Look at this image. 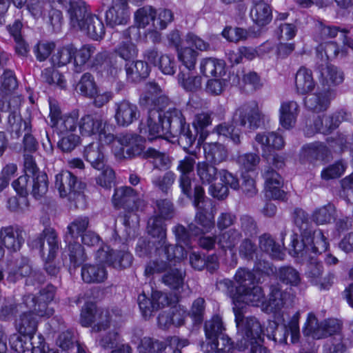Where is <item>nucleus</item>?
Returning <instances> with one entry per match:
<instances>
[{"label": "nucleus", "instance_id": "obj_1", "mask_svg": "<svg viewBox=\"0 0 353 353\" xmlns=\"http://www.w3.org/2000/svg\"><path fill=\"white\" fill-rule=\"evenodd\" d=\"M140 132L148 134L150 141L159 137L168 139L179 136V142L183 147L189 148L195 141V137L186 123L181 110L168 108L164 111L161 107L150 109L146 123L140 125Z\"/></svg>", "mask_w": 353, "mask_h": 353}, {"label": "nucleus", "instance_id": "obj_2", "mask_svg": "<svg viewBox=\"0 0 353 353\" xmlns=\"http://www.w3.org/2000/svg\"><path fill=\"white\" fill-rule=\"evenodd\" d=\"M56 288L52 285H48L39 291V296L27 294L23 296V304L29 309L24 312L16 321L15 326L21 334L33 336L37 328L38 321L34 314L41 317H50L54 314V310L48 306L55 294Z\"/></svg>", "mask_w": 353, "mask_h": 353}, {"label": "nucleus", "instance_id": "obj_3", "mask_svg": "<svg viewBox=\"0 0 353 353\" xmlns=\"http://www.w3.org/2000/svg\"><path fill=\"white\" fill-rule=\"evenodd\" d=\"M99 264H85L81 268V277L87 283H101L108 278V271L101 263L116 269L126 268L132 262V255L125 250H114L108 245L100 248L96 254Z\"/></svg>", "mask_w": 353, "mask_h": 353}, {"label": "nucleus", "instance_id": "obj_4", "mask_svg": "<svg viewBox=\"0 0 353 353\" xmlns=\"http://www.w3.org/2000/svg\"><path fill=\"white\" fill-rule=\"evenodd\" d=\"M294 223L299 228L301 232V241L298 239V235L293 234L291 236V252L295 254L303 255L312 250L314 254L325 252L329 246L327 237L320 229L312 231L306 228L308 221V216L306 212L300 208H296L292 213Z\"/></svg>", "mask_w": 353, "mask_h": 353}, {"label": "nucleus", "instance_id": "obj_5", "mask_svg": "<svg viewBox=\"0 0 353 353\" xmlns=\"http://www.w3.org/2000/svg\"><path fill=\"white\" fill-rule=\"evenodd\" d=\"M115 208H123V224L126 228H135L138 226L139 217L138 211H143L146 202L133 188L122 186L114 190L112 199Z\"/></svg>", "mask_w": 353, "mask_h": 353}, {"label": "nucleus", "instance_id": "obj_6", "mask_svg": "<svg viewBox=\"0 0 353 353\" xmlns=\"http://www.w3.org/2000/svg\"><path fill=\"white\" fill-rule=\"evenodd\" d=\"M241 314L236 312V324L238 333L241 336L236 347L239 351L250 348L248 353H269L263 345V330L261 323L255 317L248 318L245 322H241Z\"/></svg>", "mask_w": 353, "mask_h": 353}, {"label": "nucleus", "instance_id": "obj_7", "mask_svg": "<svg viewBox=\"0 0 353 353\" xmlns=\"http://www.w3.org/2000/svg\"><path fill=\"white\" fill-rule=\"evenodd\" d=\"M193 205L196 209L194 223L189 224V230L193 236H199L210 232L215 226L214 216L206 209L205 191L200 185L194 188Z\"/></svg>", "mask_w": 353, "mask_h": 353}, {"label": "nucleus", "instance_id": "obj_8", "mask_svg": "<svg viewBox=\"0 0 353 353\" xmlns=\"http://www.w3.org/2000/svg\"><path fill=\"white\" fill-rule=\"evenodd\" d=\"M255 141L261 145L262 156L268 163H272L277 169L284 166L285 160L284 154H275L271 158L272 150H279L285 145L284 138L281 132H259L256 135Z\"/></svg>", "mask_w": 353, "mask_h": 353}, {"label": "nucleus", "instance_id": "obj_9", "mask_svg": "<svg viewBox=\"0 0 353 353\" xmlns=\"http://www.w3.org/2000/svg\"><path fill=\"white\" fill-rule=\"evenodd\" d=\"M78 126L82 136L98 134L99 141L105 144H110L116 139L111 132L112 126L103 121L101 116L97 114L83 116L78 122Z\"/></svg>", "mask_w": 353, "mask_h": 353}, {"label": "nucleus", "instance_id": "obj_10", "mask_svg": "<svg viewBox=\"0 0 353 353\" xmlns=\"http://www.w3.org/2000/svg\"><path fill=\"white\" fill-rule=\"evenodd\" d=\"M49 109L50 125L58 134L66 135L76 130L78 125L77 112L63 114L59 103L52 99H49Z\"/></svg>", "mask_w": 353, "mask_h": 353}, {"label": "nucleus", "instance_id": "obj_11", "mask_svg": "<svg viewBox=\"0 0 353 353\" xmlns=\"http://www.w3.org/2000/svg\"><path fill=\"white\" fill-rule=\"evenodd\" d=\"M347 113L344 110H340L332 115H318L311 121H307L303 129L304 135L312 137L316 133L327 134L336 129L339 123L347 120Z\"/></svg>", "mask_w": 353, "mask_h": 353}, {"label": "nucleus", "instance_id": "obj_12", "mask_svg": "<svg viewBox=\"0 0 353 353\" xmlns=\"http://www.w3.org/2000/svg\"><path fill=\"white\" fill-rule=\"evenodd\" d=\"M262 114L256 101L246 102L237 108L233 114L232 121L247 130H255L260 126Z\"/></svg>", "mask_w": 353, "mask_h": 353}, {"label": "nucleus", "instance_id": "obj_13", "mask_svg": "<svg viewBox=\"0 0 353 353\" xmlns=\"http://www.w3.org/2000/svg\"><path fill=\"white\" fill-rule=\"evenodd\" d=\"M235 283L230 279H224L217 282L219 289L225 290L230 297H236V294L245 292L254 285L255 276L247 268H239L234 275Z\"/></svg>", "mask_w": 353, "mask_h": 353}, {"label": "nucleus", "instance_id": "obj_14", "mask_svg": "<svg viewBox=\"0 0 353 353\" xmlns=\"http://www.w3.org/2000/svg\"><path fill=\"white\" fill-rule=\"evenodd\" d=\"M55 187L58 189L61 197H68L71 201L75 202L83 197L81 191L84 188V185L69 171H62L55 176Z\"/></svg>", "mask_w": 353, "mask_h": 353}, {"label": "nucleus", "instance_id": "obj_15", "mask_svg": "<svg viewBox=\"0 0 353 353\" xmlns=\"http://www.w3.org/2000/svg\"><path fill=\"white\" fill-rule=\"evenodd\" d=\"M18 103L19 99L17 97H13L12 101L0 100V110L10 112L8 117V130L17 139L21 135L22 131L27 130L31 125L29 121L22 119Z\"/></svg>", "mask_w": 353, "mask_h": 353}, {"label": "nucleus", "instance_id": "obj_16", "mask_svg": "<svg viewBox=\"0 0 353 353\" xmlns=\"http://www.w3.org/2000/svg\"><path fill=\"white\" fill-rule=\"evenodd\" d=\"M28 276L26 284L34 285V281L38 283L44 281V276L39 272L32 271L29 259L21 256L8 265V279L12 282Z\"/></svg>", "mask_w": 353, "mask_h": 353}, {"label": "nucleus", "instance_id": "obj_17", "mask_svg": "<svg viewBox=\"0 0 353 353\" xmlns=\"http://www.w3.org/2000/svg\"><path fill=\"white\" fill-rule=\"evenodd\" d=\"M230 298L232 299L234 305V307H233L234 315L236 316V312L241 314L240 319H241V323L245 322L248 318H251L252 316L246 317L244 319L241 311L240 305H238V304L240 305L241 303H245L252 306H261L263 311L266 304L264 292L260 286L253 285L252 288H249L245 292H242V293L236 294V297Z\"/></svg>", "mask_w": 353, "mask_h": 353}, {"label": "nucleus", "instance_id": "obj_18", "mask_svg": "<svg viewBox=\"0 0 353 353\" xmlns=\"http://www.w3.org/2000/svg\"><path fill=\"white\" fill-rule=\"evenodd\" d=\"M138 304L143 316L150 318L154 311L168 305L170 300L166 293L158 290H152L151 299H148L143 292L138 296Z\"/></svg>", "mask_w": 353, "mask_h": 353}, {"label": "nucleus", "instance_id": "obj_19", "mask_svg": "<svg viewBox=\"0 0 353 353\" xmlns=\"http://www.w3.org/2000/svg\"><path fill=\"white\" fill-rule=\"evenodd\" d=\"M330 148L325 143L321 141H314L303 145L299 152V159L301 162L315 163L317 161H325L330 155Z\"/></svg>", "mask_w": 353, "mask_h": 353}, {"label": "nucleus", "instance_id": "obj_20", "mask_svg": "<svg viewBox=\"0 0 353 353\" xmlns=\"http://www.w3.org/2000/svg\"><path fill=\"white\" fill-rule=\"evenodd\" d=\"M118 142L123 146H126V150L121 148L114 154L118 159L132 158L140 155L144 150V141L141 137L134 134H124L118 137Z\"/></svg>", "mask_w": 353, "mask_h": 353}, {"label": "nucleus", "instance_id": "obj_21", "mask_svg": "<svg viewBox=\"0 0 353 353\" xmlns=\"http://www.w3.org/2000/svg\"><path fill=\"white\" fill-rule=\"evenodd\" d=\"M45 239H46L48 245V259H54L59 250V243L57 234L53 229L46 228L43 230L41 234L29 242V245L32 249L39 250L41 256L44 258L45 252L43 251V247Z\"/></svg>", "mask_w": 353, "mask_h": 353}, {"label": "nucleus", "instance_id": "obj_22", "mask_svg": "<svg viewBox=\"0 0 353 353\" xmlns=\"http://www.w3.org/2000/svg\"><path fill=\"white\" fill-rule=\"evenodd\" d=\"M263 176L265 179V196L274 200H284L286 194L282 190L283 183L280 174L270 167H267Z\"/></svg>", "mask_w": 353, "mask_h": 353}, {"label": "nucleus", "instance_id": "obj_23", "mask_svg": "<svg viewBox=\"0 0 353 353\" xmlns=\"http://www.w3.org/2000/svg\"><path fill=\"white\" fill-rule=\"evenodd\" d=\"M25 231L18 226L3 227L0 230V243L11 252L19 250L25 241Z\"/></svg>", "mask_w": 353, "mask_h": 353}, {"label": "nucleus", "instance_id": "obj_24", "mask_svg": "<svg viewBox=\"0 0 353 353\" xmlns=\"http://www.w3.org/2000/svg\"><path fill=\"white\" fill-rule=\"evenodd\" d=\"M335 98L334 91L332 89H323L307 95L304 99L307 109L314 112L325 111L330 102Z\"/></svg>", "mask_w": 353, "mask_h": 353}, {"label": "nucleus", "instance_id": "obj_25", "mask_svg": "<svg viewBox=\"0 0 353 353\" xmlns=\"http://www.w3.org/2000/svg\"><path fill=\"white\" fill-rule=\"evenodd\" d=\"M126 0H112V5L105 12V21L108 26L128 23L130 19V12Z\"/></svg>", "mask_w": 353, "mask_h": 353}, {"label": "nucleus", "instance_id": "obj_26", "mask_svg": "<svg viewBox=\"0 0 353 353\" xmlns=\"http://www.w3.org/2000/svg\"><path fill=\"white\" fill-rule=\"evenodd\" d=\"M121 317V310L114 308L111 310L105 308H99L95 314V321L92 331L99 332L108 330L112 325L118 323Z\"/></svg>", "mask_w": 353, "mask_h": 353}, {"label": "nucleus", "instance_id": "obj_27", "mask_svg": "<svg viewBox=\"0 0 353 353\" xmlns=\"http://www.w3.org/2000/svg\"><path fill=\"white\" fill-rule=\"evenodd\" d=\"M299 105L295 101L287 100L282 101L279 108V123L286 129L293 128L296 124L299 113Z\"/></svg>", "mask_w": 353, "mask_h": 353}, {"label": "nucleus", "instance_id": "obj_28", "mask_svg": "<svg viewBox=\"0 0 353 353\" xmlns=\"http://www.w3.org/2000/svg\"><path fill=\"white\" fill-rule=\"evenodd\" d=\"M137 105L128 101L124 100L115 103L114 118L119 125L128 126L137 119Z\"/></svg>", "mask_w": 353, "mask_h": 353}, {"label": "nucleus", "instance_id": "obj_29", "mask_svg": "<svg viewBox=\"0 0 353 353\" xmlns=\"http://www.w3.org/2000/svg\"><path fill=\"white\" fill-rule=\"evenodd\" d=\"M195 159L191 157H185L179 161L177 170L181 172L179 179L180 188L182 192L188 197H192V180L189 174L192 172Z\"/></svg>", "mask_w": 353, "mask_h": 353}, {"label": "nucleus", "instance_id": "obj_30", "mask_svg": "<svg viewBox=\"0 0 353 353\" xmlns=\"http://www.w3.org/2000/svg\"><path fill=\"white\" fill-rule=\"evenodd\" d=\"M90 39L99 41L105 35V27L102 20L96 14L88 15L85 22L79 28Z\"/></svg>", "mask_w": 353, "mask_h": 353}, {"label": "nucleus", "instance_id": "obj_31", "mask_svg": "<svg viewBox=\"0 0 353 353\" xmlns=\"http://www.w3.org/2000/svg\"><path fill=\"white\" fill-rule=\"evenodd\" d=\"M100 141L99 142H92L85 148L84 157L91 165L100 170L104 168L105 165V157L103 152V146Z\"/></svg>", "mask_w": 353, "mask_h": 353}, {"label": "nucleus", "instance_id": "obj_32", "mask_svg": "<svg viewBox=\"0 0 353 353\" xmlns=\"http://www.w3.org/2000/svg\"><path fill=\"white\" fill-rule=\"evenodd\" d=\"M205 161L218 165L228 159V151L225 147L219 143H205L203 145Z\"/></svg>", "mask_w": 353, "mask_h": 353}, {"label": "nucleus", "instance_id": "obj_33", "mask_svg": "<svg viewBox=\"0 0 353 353\" xmlns=\"http://www.w3.org/2000/svg\"><path fill=\"white\" fill-rule=\"evenodd\" d=\"M295 85L297 92L301 94H305L314 90L316 83L312 71L305 67L300 68L296 74Z\"/></svg>", "mask_w": 353, "mask_h": 353}, {"label": "nucleus", "instance_id": "obj_34", "mask_svg": "<svg viewBox=\"0 0 353 353\" xmlns=\"http://www.w3.org/2000/svg\"><path fill=\"white\" fill-rule=\"evenodd\" d=\"M71 26L79 29L88 15H90L88 6L85 2L78 0L70 2L68 9Z\"/></svg>", "mask_w": 353, "mask_h": 353}, {"label": "nucleus", "instance_id": "obj_35", "mask_svg": "<svg viewBox=\"0 0 353 353\" xmlns=\"http://www.w3.org/2000/svg\"><path fill=\"white\" fill-rule=\"evenodd\" d=\"M219 170L212 163L202 161L196 165V176L202 185H211L214 183L219 176Z\"/></svg>", "mask_w": 353, "mask_h": 353}, {"label": "nucleus", "instance_id": "obj_36", "mask_svg": "<svg viewBox=\"0 0 353 353\" xmlns=\"http://www.w3.org/2000/svg\"><path fill=\"white\" fill-rule=\"evenodd\" d=\"M148 232L157 241L153 243L155 246H163L166 241V228L162 218L159 216H154L149 219L148 221Z\"/></svg>", "mask_w": 353, "mask_h": 353}, {"label": "nucleus", "instance_id": "obj_37", "mask_svg": "<svg viewBox=\"0 0 353 353\" xmlns=\"http://www.w3.org/2000/svg\"><path fill=\"white\" fill-rule=\"evenodd\" d=\"M239 165L241 174L254 173L256 171L261 158L259 154L254 152H245L239 154L235 159Z\"/></svg>", "mask_w": 353, "mask_h": 353}, {"label": "nucleus", "instance_id": "obj_38", "mask_svg": "<svg viewBox=\"0 0 353 353\" xmlns=\"http://www.w3.org/2000/svg\"><path fill=\"white\" fill-rule=\"evenodd\" d=\"M127 79L131 82H137L146 78L150 73L148 63L143 61H130L125 65Z\"/></svg>", "mask_w": 353, "mask_h": 353}, {"label": "nucleus", "instance_id": "obj_39", "mask_svg": "<svg viewBox=\"0 0 353 353\" xmlns=\"http://www.w3.org/2000/svg\"><path fill=\"white\" fill-rule=\"evenodd\" d=\"M241 238L242 234L240 231L235 228H231L221 232L218 235L217 245L222 250H229L233 252L235 250Z\"/></svg>", "mask_w": 353, "mask_h": 353}, {"label": "nucleus", "instance_id": "obj_40", "mask_svg": "<svg viewBox=\"0 0 353 353\" xmlns=\"http://www.w3.org/2000/svg\"><path fill=\"white\" fill-rule=\"evenodd\" d=\"M250 14L252 21L260 26H263L270 23L272 17L270 6L264 1L254 3Z\"/></svg>", "mask_w": 353, "mask_h": 353}, {"label": "nucleus", "instance_id": "obj_41", "mask_svg": "<svg viewBox=\"0 0 353 353\" xmlns=\"http://www.w3.org/2000/svg\"><path fill=\"white\" fill-rule=\"evenodd\" d=\"M18 83L13 71L6 70L1 76V86L0 88V100L4 101H12L11 94L16 90Z\"/></svg>", "mask_w": 353, "mask_h": 353}, {"label": "nucleus", "instance_id": "obj_42", "mask_svg": "<svg viewBox=\"0 0 353 353\" xmlns=\"http://www.w3.org/2000/svg\"><path fill=\"white\" fill-rule=\"evenodd\" d=\"M224 70L225 62L222 59L210 57L200 62V71L206 77L221 76Z\"/></svg>", "mask_w": 353, "mask_h": 353}, {"label": "nucleus", "instance_id": "obj_43", "mask_svg": "<svg viewBox=\"0 0 353 353\" xmlns=\"http://www.w3.org/2000/svg\"><path fill=\"white\" fill-rule=\"evenodd\" d=\"M286 296V293L281 291L279 285H272L270 287V298L266 301L264 312L270 313L280 310L285 304Z\"/></svg>", "mask_w": 353, "mask_h": 353}, {"label": "nucleus", "instance_id": "obj_44", "mask_svg": "<svg viewBox=\"0 0 353 353\" xmlns=\"http://www.w3.org/2000/svg\"><path fill=\"white\" fill-rule=\"evenodd\" d=\"M96 52V47L92 44H85L79 50L75 48L74 67L76 72H81L91 57Z\"/></svg>", "mask_w": 353, "mask_h": 353}, {"label": "nucleus", "instance_id": "obj_45", "mask_svg": "<svg viewBox=\"0 0 353 353\" xmlns=\"http://www.w3.org/2000/svg\"><path fill=\"white\" fill-rule=\"evenodd\" d=\"M89 225L88 216H78L75 218L67 227V232L65 235V241L77 240L79 236H82Z\"/></svg>", "mask_w": 353, "mask_h": 353}, {"label": "nucleus", "instance_id": "obj_46", "mask_svg": "<svg viewBox=\"0 0 353 353\" xmlns=\"http://www.w3.org/2000/svg\"><path fill=\"white\" fill-rule=\"evenodd\" d=\"M259 248L273 259L282 260L284 258L285 253L281 245L276 243L270 234H264L259 237Z\"/></svg>", "mask_w": 353, "mask_h": 353}, {"label": "nucleus", "instance_id": "obj_47", "mask_svg": "<svg viewBox=\"0 0 353 353\" xmlns=\"http://www.w3.org/2000/svg\"><path fill=\"white\" fill-rule=\"evenodd\" d=\"M156 10L151 6H144L138 9L134 13V20L139 28H145L150 26L154 30Z\"/></svg>", "mask_w": 353, "mask_h": 353}, {"label": "nucleus", "instance_id": "obj_48", "mask_svg": "<svg viewBox=\"0 0 353 353\" xmlns=\"http://www.w3.org/2000/svg\"><path fill=\"white\" fill-rule=\"evenodd\" d=\"M33 336L21 334L19 332L13 334L9 339V343L11 348L18 353H24L30 351L34 342Z\"/></svg>", "mask_w": 353, "mask_h": 353}, {"label": "nucleus", "instance_id": "obj_49", "mask_svg": "<svg viewBox=\"0 0 353 353\" xmlns=\"http://www.w3.org/2000/svg\"><path fill=\"white\" fill-rule=\"evenodd\" d=\"M68 249L65 250L70 259V265L77 268L86 260L84 249L76 240L65 241Z\"/></svg>", "mask_w": 353, "mask_h": 353}, {"label": "nucleus", "instance_id": "obj_50", "mask_svg": "<svg viewBox=\"0 0 353 353\" xmlns=\"http://www.w3.org/2000/svg\"><path fill=\"white\" fill-rule=\"evenodd\" d=\"M161 251L164 252L165 259L169 261L173 260L176 261H181L187 256V253L182 245H170L167 243V241H165L164 245H159L155 248V252L158 254L161 255Z\"/></svg>", "mask_w": 353, "mask_h": 353}, {"label": "nucleus", "instance_id": "obj_51", "mask_svg": "<svg viewBox=\"0 0 353 353\" xmlns=\"http://www.w3.org/2000/svg\"><path fill=\"white\" fill-rule=\"evenodd\" d=\"M299 312H295L287 323H284L285 333L283 336L279 339L281 343H287V336L289 334L291 336V342L296 343L299 341Z\"/></svg>", "mask_w": 353, "mask_h": 353}, {"label": "nucleus", "instance_id": "obj_52", "mask_svg": "<svg viewBox=\"0 0 353 353\" xmlns=\"http://www.w3.org/2000/svg\"><path fill=\"white\" fill-rule=\"evenodd\" d=\"M335 216L336 208L334 205L328 203L316 208L312 213V219L317 225H324L331 223Z\"/></svg>", "mask_w": 353, "mask_h": 353}, {"label": "nucleus", "instance_id": "obj_53", "mask_svg": "<svg viewBox=\"0 0 353 353\" xmlns=\"http://www.w3.org/2000/svg\"><path fill=\"white\" fill-rule=\"evenodd\" d=\"M303 333L304 336L314 339H323L321 322L319 323L314 314L310 312L307 314L306 321L303 327Z\"/></svg>", "mask_w": 353, "mask_h": 353}, {"label": "nucleus", "instance_id": "obj_54", "mask_svg": "<svg viewBox=\"0 0 353 353\" xmlns=\"http://www.w3.org/2000/svg\"><path fill=\"white\" fill-rule=\"evenodd\" d=\"M74 52L75 47L72 44L60 48L52 54L51 62L54 66L65 65L70 62L72 58L74 59Z\"/></svg>", "mask_w": 353, "mask_h": 353}, {"label": "nucleus", "instance_id": "obj_55", "mask_svg": "<svg viewBox=\"0 0 353 353\" xmlns=\"http://www.w3.org/2000/svg\"><path fill=\"white\" fill-rule=\"evenodd\" d=\"M167 344L156 339L145 336L141 339L137 349L139 353H163Z\"/></svg>", "mask_w": 353, "mask_h": 353}, {"label": "nucleus", "instance_id": "obj_56", "mask_svg": "<svg viewBox=\"0 0 353 353\" xmlns=\"http://www.w3.org/2000/svg\"><path fill=\"white\" fill-rule=\"evenodd\" d=\"M320 253L314 254L310 250L307 254L303 255L301 256L300 254L298 256L295 254V252H293V256L296 257H301L305 259H309L310 261L307 266L306 275L307 277L316 279L319 278L323 273V265L321 263H319L316 259H315V256L319 254Z\"/></svg>", "mask_w": 353, "mask_h": 353}, {"label": "nucleus", "instance_id": "obj_57", "mask_svg": "<svg viewBox=\"0 0 353 353\" xmlns=\"http://www.w3.org/2000/svg\"><path fill=\"white\" fill-rule=\"evenodd\" d=\"M31 194L36 199H39L45 196L48 192V176L46 174L41 172L37 173V175L31 176Z\"/></svg>", "mask_w": 353, "mask_h": 353}, {"label": "nucleus", "instance_id": "obj_58", "mask_svg": "<svg viewBox=\"0 0 353 353\" xmlns=\"http://www.w3.org/2000/svg\"><path fill=\"white\" fill-rule=\"evenodd\" d=\"M204 330L207 339L212 341L218 339L225 330L221 318L219 316H213L205 323Z\"/></svg>", "mask_w": 353, "mask_h": 353}, {"label": "nucleus", "instance_id": "obj_59", "mask_svg": "<svg viewBox=\"0 0 353 353\" xmlns=\"http://www.w3.org/2000/svg\"><path fill=\"white\" fill-rule=\"evenodd\" d=\"M77 89L82 95L90 98L94 97L97 87L92 75L90 73L83 74L77 84Z\"/></svg>", "mask_w": 353, "mask_h": 353}, {"label": "nucleus", "instance_id": "obj_60", "mask_svg": "<svg viewBox=\"0 0 353 353\" xmlns=\"http://www.w3.org/2000/svg\"><path fill=\"white\" fill-rule=\"evenodd\" d=\"M178 81L187 92H195L201 88L202 81L199 76H190L181 71L178 75Z\"/></svg>", "mask_w": 353, "mask_h": 353}, {"label": "nucleus", "instance_id": "obj_61", "mask_svg": "<svg viewBox=\"0 0 353 353\" xmlns=\"http://www.w3.org/2000/svg\"><path fill=\"white\" fill-rule=\"evenodd\" d=\"M278 276L280 281L291 286H297L301 283L299 272L292 266H283L280 268Z\"/></svg>", "mask_w": 353, "mask_h": 353}, {"label": "nucleus", "instance_id": "obj_62", "mask_svg": "<svg viewBox=\"0 0 353 353\" xmlns=\"http://www.w3.org/2000/svg\"><path fill=\"white\" fill-rule=\"evenodd\" d=\"M205 313V301L203 298L199 297L195 299L190 307V310L187 312L194 325L201 324L203 319Z\"/></svg>", "mask_w": 353, "mask_h": 353}, {"label": "nucleus", "instance_id": "obj_63", "mask_svg": "<svg viewBox=\"0 0 353 353\" xmlns=\"http://www.w3.org/2000/svg\"><path fill=\"white\" fill-rule=\"evenodd\" d=\"M322 76L324 83L328 86L337 85L344 80L343 72L334 65H327Z\"/></svg>", "mask_w": 353, "mask_h": 353}, {"label": "nucleus", "instance_id": "obj_64", "mask_svg": "<svg viewBox=\"0 0 353 353\" xmlns=\"http://www.w3.org/2000/svg\"><path fill=\"white\" fill-rule=\"evenodd\" d=\"M115 53L126 63H130L138 53L136 46L130 41L121 43L114 50Z\"/></svg>", "mask_w": 353, "mask_h": 353}]
</instances>
